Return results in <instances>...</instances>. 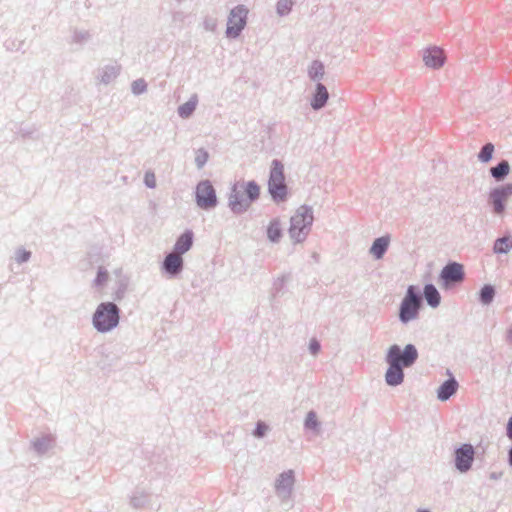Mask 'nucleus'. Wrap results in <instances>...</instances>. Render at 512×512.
<instances>
[{
	"label": "nucleus",
	"instance_id": "1",
	"mask_svg": "<svg viewBox=\"0 0 512 512\" xmlns=\"http://www.w3.org/2000/svg\"><path fill=\"white\" fill-rule=\"evenodd\" d=\"M260 194V185L255 180L236 181L228 193V208L234 215H242L258 201Z\"/></svg>",
	"mask_w": 512,
	"mask_h": 512
},
{
	"label": "nucleus",
	"instance_id": "2",
	"mask_svg": "<svg viewBox=\"0 0 512 512\" xmlns=\"http://www.w3.org/2000/svg\"><path fill=\"white\" fill-rule=\"evenodd\" d=\"M314 222L313 209L309 205H301L290 218L288 234L294 244L304 242Z\"/></svg>",
	"mask_w": 512,
	"mask_h": 512
},
{
	"label": "nucleus",
	"instance_id": "3",
	"mask_svg": "<svg viewBox=\"0 0 512 512\" xmlns=\"http://www.w3.org/2000/svg\"><path fill=\"white\" fill-rule=\"evenodd\" d=\"M121 309L111 301L101 302L92 315V325L99 333H108L120 322Z\"/></svg>",
	"mask_w": 512,
	"mask_h": 512
},
{
	"label": "nucleus",
	"instance_id": "4",
	"mask_svg": "<svg viewBox=\"0 0 512 512\" xmlns=\"http://www.w3.org/2000/svg\"><path fill=\"white\" fill-rule=\"evenodd\" d=\"M419 353L414 344H406L401 348L398 344L391 345L385 355V362L401 368H410L418 360Z\"/></svg>",
	"mask_w": 512,
	"mask_h": 512
},
{
	"label": "nucleus",
	"instance_id": "5",
	"mask_svg": "<svg viewBox=\"0 0 512 512\" xmlns=\"http://www.w3.org/2000/svg\"><path fill=\"white\" fill-rule=\"evenodd\" d=\"M511 195L512 183L494 187L489 191L487 202L495 215L503 216L506 211V202Z\"/></svg>",
	"mask_w": 512,
	"mask_h": 512
},
{
	"label": "nucleus",
	"instance_id": "6",
	"mask_svg": "<svg viewBox=\"0 0 512 512\" xmlns=\"http://www.w3.org/2000/svg\"><path fill=\"white\" fill-rule=\"evenodd\" d=\"M464 279V266L455 261H449L439 274V283L444 289H451L462 283Z\"/></svg>",
	"mask_w": 512,
	"mask_h": 512
},
{
	"label": "nucleus",
	"instance_id": "7",
	"mask_svg": "<svg viewBox=\"0 0 512 512\" xmlns=\"http://www.w3.org/2000/svg\"><path fill=\"white\" fill-rule=\"evenodd\" d=\"M195 201L203 210H211L218 205L216 190L210 180H202L196 185Z\"/></svg>",
	"mask_w": 512,
	"mask_h": 512
},
{
	"label": "nucleus",
	"instance_id": "8",
	"mask_svg": "<svg viewBox=\"0 0 512 512\" xmlns=\"http://www.w3.org/2000/svg\"><path fill=\"white\" fill-rule=\"evenodd\" d=\"M248 9L244 5L235 6L228 16L226 37L236 39L240 36L241 32L247 23Z\"/></svg>",
	"mask_w": 512,
	"mask_h": 512
},
{
	"label": "nucleus",
	"instance_id": "9",
	"mask_svg": "<svg viewBox=\"0 0 512 512\" xmlns=\"http://www.w3.org/2000/svg\"><path fill=\"white\" fill-rule=\"evenodd\" d=\"M475 448L470 443H463L454 450V465L460 473H467L475 459Z\"/></svg>",
	"mask_w": 512,
	"mask_h": 512
},
{
	"label": "nucleus",
	"instance_id": "10",
	"mask_svg": "<svg viewBox=\"0 0 512 512\" xmlns=\"http://www.w3.org/2000/svg\"><path fill=\"white\" fill-rule=\"evenodd\" d=\"M184 260L181 255L175 254V252L168 253L162 263L161 271L169 279L177 278L183 271Z\"/></svg>",
	"mask_w": 512,
	"mask_h": 512
},
{
	"label": "nucleus",
	"instance_id": "11",
	"mask_svg": "<svg viewBox=\"0 0 512 512\" xmlns=\"http://www.w3.org/2000/svg\"><path fill=\"white\" fill-rule=\"evenodd\" d=\"M295 483V474L293 470H287L278 475L275 480V491L282 500L291 497Z\"/></svg>",
	"mask_w": 512,
	"mask_h": 512
},
{
	"label": "nucleus",
	"instance_id": "12",
	"mask_svg": "<svg viewBox=\"0 0 512 512\" xmlns=\"http://www.w3.org/2000/svg\"><path fill=\"white\" fill-rule=\"evenodd\" d=\"M445 60L444 51L440 47L433 46L424 50L423 61L429 68L439 69L444 65Z\"/></svg>",
	"mask_w": 512,
	"mask_h": 512
},
{
	"label": "nucleus",
	"instance_id": "13",
	"mask_svg": "<svg viewBox=\"0 0 512 512\" xmlns=\"http://www.w3.org/2000/svg\"><path fill=\"white\" fill-rule=\"evenodd\" d=\"M268 193L275 203L279 204L285 202L288 197V187L285 179L268 180Z\"/></svg>",
	"mask_w": 512,
	"mask_h": 512
},
{
	"label": "nucleus",
	"instance_id": "14",
	"mask_svg": "<svg viewBox=\"0 0 512 512\" xmlns=\"http://www.w3.org/2000/svg\"><path fill=\"white\" fill-rule=\"evenodd\" d=\"M329 99V92L326 88V86L321 83L317 82L315 85V90L312 94L310 105L313 110L319 111L322 108H324L328 102Z\"/></svg>",
	"mask_w": 512,
	"mask_h": 512
},
{
	"label": "nucleus",
	"instance_id": "15",
	"mask_svg": "<svg viewBox=\"0 0 512 512\" xmlns=\"http://www.w3.org/2000/svg\"><path fill=\"white\" fill-rule=\"evenodd\" d=\"M447 373L450 375L437 389V398L440 401L449 400L458 390L459 384L454 376L448 370Z\"/></svg>",
	"mask_w": 512,
	"mask_h": 512
},
{
	"label": "nucleus",
	"instance_id": "16",
	"mask_svg": "<svg viewBox=\"0 0 512 512\" xmlns=\"http://www.w3.org/2000/svg\"><path fill=\"white\" fill-rule=\"evenodd\" d=\"M420 310L421 308L401 300L398 311L399 321L406 325L409 322L416 320L419 317Z\"/></svg>",
	"mask_w": 512,
	"mask_h": 512
},
{
	"label": "nucleus",
	"instance_id": "17",
	"mask_svg": "<svg viewBox=\"0 0 512 512\" xmlns=\"http://www.w3.org/2000/svg\"><path fill=\"white\" fill-rule=\"evenodd\" d=\"M194 242V233L190 229H186L177 239L173 246V252L183 255L188 252Z\"/></svg>",
	"mask_w": 512,
	"mask_h": 512
},
{
	"label": "nucleus",
	"instance_id": "18",
	"mask_svg": "<svg viewBox=\"0 0 512 512\" xmlns=\"http://www.w3.org/2000/svg\"><path fill=\"white\" fill-rule=\"evenodd\" d=\"M388 368L385 372V382L388 386L396 387L404 382V368L387 363Z\"/></svg>",
	"mask_w": 512,
	"mask_h": 512
},
{
	"label": "nucleus",
	"instance_id": "19",
	"mask_svg": "<svg viewBox=\"0 0 512 512\" xmlns=\"http://www.w3.org/2000/svg\"><path fill=\"white\" fill-rule=\"evenodd\" d=\"M121 66L118 64L105 65L98 69L97 79L101 84L108 85L120 74Z\"/></svg>",
	"mask_w": 512,
	"mask_h": 512
},
{
	"label": "nucleus",
	"instance_id": "20",
	"mask_svg": "<svg viewBox=\"0 0 512 512\" xmlns=\"http://www.w3.org/2000/svg\"><path fill=\"white\" fill-rule=\"evenodd\" d=\"M390 244V236L385 235L374 239L369 253L376 259L380 260L386 254Z\"/></svg>",
	"mask_w": 512,
	"mask_h": 512
},
{
	"label": "nucleus",
	"instance_id": "21",
	"mask_svg": "<svg viewBox=\"0 0 512 512\" xmlns=\"http://www.w3.org/2000/svg\"><path fill=\"white\" fill-rule=\"evenodd\" d=\"M425 299L427 305L431 308H437L441 303V295L434 284L427 283L424 285L422 299Z\"/></svg>",
	"mask_w": 512,
	"mask_h": 512
},
{
	"label": "nucleus",
	"instance_id": "22",
	"mask_svg": "<svg viewBox=\"0 0 512 512\" xmlns=\"http://www.w3.org/2000/svg\"><path fill=\"white\" fill-rule=\"evenodd\" d=\"M53 442L54 439L51 435H44L34 439L31 442V447L38 455H44L53 447Z\"/></svg>",
	"mask_w": 512,
	"mask_h": 512
},
{
	"label": "nucleus",
	"instance_id": "23",
	"mask_svg": "<svg viewBox=\"0 0 512 512\" xmlns=\"http://www.w3.org/2000/svg\"><path fill=\"white\" fill-rule=\"evenodd\" d=\"M478 302L483 306H489L495 299L496 296V288L492 284H484L478 294H477Z\"/></svg>",
	"mask_w": 512,
	"mask_h": 512
},
{
	"label": "nucleus",
	"instance_id": "24",
	"mask_svg": "<svg viewBox=\"0 0 512 512\" xmlns=\"http://www.w3.org/2000/svg\"><path fill=\"white\" fill-rule=\"evenodd\" d=\"M267 238L271 243H278L282 236H283V230L281 227V221L279 218H273L266 230Z\"/></svg>",
	"mask_w": 512,
	"mask_h": 512
},
{
	"label": "nucleus",
	"instance_id": "25",
	"mask_svg": "<svg viewBox=\"0 0 512 512\" xmlns=\"http://www.w3.org/2000/svg\"><path fill=\"white\" fill-rule=\"evenodd\" d=\"M491 177L497 181H503L510 173V164L507 160L503 159L498 162L497 165L493 166L489 170Z\"/></svg>",
	"mask_w": 512,
	"mask_h": 512
},
{
	"label": "nucleus",
	"instance_id": "26",
	"mask_svg": "<svg viewBox=\"0 0 512 512\" xmlns=\"http://www.w3.org/2000/svg\"><path fill=\"white\" fill-rule=\"evenodd\" d=\"M402 301L422 308V292L420 291L419 287L416 285H409L404 297L402 298Z\"/></svg>",
	"mask_w": 512,
	"mask_h": 512
},
{
	"label": "nucleus",
	"instance_id": "27",
	"mask_svg": "<svg viewBox=\"0 0 512 512\" xmlns=\"http://www.w3.org/2000/svg\"><path fill=\"white\" fill-rule=\"evenodd\" d=\"M197 104L198 96L196 94H193L187 102L181 104L178 107V115L183 119L189 118L196 110Z\"/></svg>",
	"mask_w": 512,
	"mask_h": 512
},
{
	"label": "nucleus",
	"instance_id": "28",
	"mask_svg": "<svg viewBox=\"0 0 512 512\" xmlns=\"http://www.w3.org/2000/svg\"><path fill=\"white\" fill-rule=\"evenodd\" d=\"M512 249V236L506 235L494 241L493 251L496 254H506Z\"/></svg>",
	"mask_w": 512,
	"mask_h": 512
},
{
	"label": "nucleus",
	"instance_id": "29",
	"mask_svg": "<svg viewBox=\"0 0 512 512\" xmlns=\"http://www.w3.org/2000/svg\"><path fill=\"white\" fill-rule=\"evenodd\" d=\"M325 73L324 64L320 60H314L308 67V77L312 81L319 82Z\"/></svg>",
	"mask_w": 512,
	"mask_h": 512
},
{
	"label": "nucleus",
	"instance_id": "30",
	"mask_svg": "<svg viewBox=\"0 0 512 512\" xmlns=\"http://www.w3.org/2000/svg\"><path fill=\"white\" fill-rule=\"evenodd\" d=\"M149 501V494L143 490H135L130 496V505L134 509L143 508Z\"/></svg>",
	"mask_w": 512,
	"mask_h": 512
},
{
	"label": "nucleus",
	"instance_id": "31",
	"mask_svg": "<svg viewBox=\"0 0 512 512\" xmlns=\"http://www.w3.org/2000/svg\"><path fill=\"white\" fill-rule=\"evenodd\" d=\"M281 179H285L284 165L280 160L273 159L271 162L268 180H281Z\"/></svg>",
	"mask_w": 512,
	"mask_h": 512
},
{
	"label": "nucleus",
	"instance_id": "32",
	"mask_svg": "<svg viewBox=\"0 0 512 512\" xmlns=\"http://www.w3.org/2000/svg\"><path fill=\"white\" fill-rule=\"evenodd\" d=\"M494 150H495V147H494L493 143L487 142L486 144H484L481 147L480 151L478 152V155H477L478 160L482 163L490 162L493 158Z\"/></svg>",
	"mask_w": 512,
	"mask_h": 512
},
{
	"label": "nucleus",
	"instance_id": "33",
	"mask_svg": "<svg viewBox=\"0 0 512 512\" xmlns=\"http://www.w3.org/2000/svg\"><path fill=\"white\" fill-rule=\"evenodd\" d=\"M91 39V35L87 30L75 29L72 34V42L78 45H84Z\"/></svg>",
	"mask_w": 512,
	"mask_h": 512
},
{
	"label": "nucleus",
	"instance_id": "34",
	"mask_svg": "<svg viewBox=\"0 0 512 512\" xmlns=\"http://www.w3.org/2000/svg\"><path fill=\"white\" fill-rule=\"evenodd\" d=\"M304 427L308 430L317 431L320 427V422L317 419L316 412L309 411L304 420Z\"/></svg>",
	"mask_w": 512,
	"mask_h": 512
},
{
	"label": "nucleus",
	"instance_id": "35",
	"mask_svg": "<svg viewBox=\"0 0 512 512\" xmlns=\"http://www.w3.org/2000/svg\"><path fill=\"white\" fill-rule=\"evenodd\" d=\"M209 159V153L205 148H199L196 150L195 165L200 170L202 169Z\"/></svg>",
	"mask_w": 512,
	"mask_h": 512
},
{
	"label": "nucleus",
	"instance_id": "36",
	"mask_svg": "<svg viewBox=\"0 0 512 512\" xmlns=\"http://www.w3.org/2000/svg\"><path fill=\"white\" fill-rule=\"evenodd\" d=\"M293 5V0H278L276 4V11L280 16H286L290 13Z\"/></svg>",
	"mask_w": 512,
	"mask_h": 512
},
{
	"label": "nucleus",
	"instance_id": "37",
	"mask_svg": "<svg viewBox=\"0 0 512 512\" xmlns=\"http://www.w3.org/2000/svg\"><path fill=\"white\" fill-rule=\"evenodd\" d=\"M131 91L138 96L147 91V82L143 78L136 79L131 84Z\"/></svg>",
	"mask_w": 512,
	"mask_h": 512
},
{
	"label": "nucleus",
	"instance_id": "38",
	"mask_svg": "<svg viewBox=\"0 0 512 512\" xmlns=\"http://www.w3.org/2000/svg\"><path fill=\"white\" fill-rule=\"evenodd\" d=\"M268 430L269 426L264 421L259 420L255 425L252 435L255 438L261 439L266 435Z\"/></svg>",
	"mask_w": 512,
	"mask_h": 512
},
{
	"label": "nucleus",
	"instance_id": "39",
	"mask_svg": "<svg viewBox=\"0 0 512 512\" xmlns=\"http://www.w3.org/2000/svg\"><path fill=\"white\" fill-rule=\"evenodd\" d=\"M108 276L109 275H108L107 270L104 269L103 267H99L96 277L94 279V285L96 287H100V286L104 285L108 280Z\"/></svg>",
	"mask_w": 512,
	"mask_h": 512
},
{
	"label": "nucleus",
	"instance_id": "40",
	"mask_svg": "<svg viewBox=\"0 0 512 512\" xmlns=\"http://www.w3.org/2000/svg\"><path fill=\"white\" fill-rule=\"evenodd\" d=\"M30 258H31V252L24 248H19L15 252V260L18 264L28 262L30 260Z\"/></svg>",
	"mask_w": 512,
	"mask_h": 512
},
{
	"label": "nucleus",
	"instance_id": "41",
	"mask_svg": "<svg viewBox=\"0 0 512 512\" xmlns=\"http://www.w3.org/2000/svg\"><path fill=\"white\" fill-rule=\"evenodd\" d=\"M308 349L313 356H316L321 350V344L316 338H312L309 341Z\"/></svg>",
	"mask_w": 512,
	"mask_h": 512
},
{
	"label": "nucleus",
	"instance_id": "42",
	"mask_svg": "<svg viewBox=\"0 0 512 512\" xmlns=\"http://www.w3.org/2000/svg\"><path fill=\"white\" fill-rule=\"evenodd\" d=\"M144 183L148 188H155L156 180L152 172H146L144 177Z\"/></svg>",
	"mask_w": 512,
	"mask_h": 512
},
{
	"label": "nucleus",
	"instance_id": "43",
	"mask_svg": "<svg viewBox=\"0 0 512 512\" xmlns=\"http://www.w3.org/2000/svg\"><path fill=\"white\" fill-rule=\"evenodd\" d=\"M125 292H126V285L121 283L117 289V291L115 292V300H121L124 295H125Z\"/></svg>",
	"mask_w": 512,
	"mask_h": 512
},
{
	"label": "nucleus",
	"instance_id": "44",
	"mask_svg": "<svg viewBox=\"0 0 512 512\" xmlns=\"http://www.w3.org/2000/svg\"><path fill=\"white\" fill-rule=\"evenodd\" d=\"M36 131L35 128H28V129H20V134L23 138H26V137H32V135L34 134V132Z\"/></svg>",
	"mask_w": 512,
	"mask_h": 512
},
{
	"label": "nucleus",
	"instance_id": "45",
	"mask_svg": "<svg viewBox=\"0 0 512 512\" xmlns=\"http://www.w3.org/2000/svg\"><path fill=\"white\" fill-rule=\"evenodd\" d=\"M506 436L512 441V416L508 419L506 425Z\"/></svg>",
	"mask_w": 512,
	"mask_h": 512
},
{
	"label": "nucleus",
	"instance_id": "46",
	"mask_svg": "<svg viewBox=\"0 0 512 512\" xmlns=\"http://www.w3.org/2000/svg\"><path fill=\"white\" fill-rule=\"evenodd\" d=\"M502 476V473L501 472H492L490 473V479H493V480H498L500 479Z\"/></svg>",
	"mask_w": 512,
	"mask_h": 512
},
{
	"label": "nucleus",
	"instance_id": "47",
	"mask_svg": "<svg viewBox=\"0 0 512 512\" xmlns=\"http://www.w3.org/2000/svg\"><path fill=\"white\" fill-rule=\"evenodd\" d=\"M183 19V13L182 12H175L173 14V20L178 21Z\"/></svg>",
	"mask_w": 512,
	"mask_h": 512
},
{
	"label": "nucleus",
	"instance_id": "48",
	"mask_svg": "<svg viewBox=\"0 0 512 512\" xmlns=\"http://www.w3.org/2000/svg\"><path fill=\"white\" fill-rule=\"evenodd\" d=\"M508 464L512 467V446L508 450Z\"/></svg>",
	"mask_w": 512,
	"mask_h": 512
},
{
	"label": "nucleus",
	"instance_id": "49",
	"mask_svg": "<svg viewBox=\"0 0 512 512\" xmlns=\"http://www.w3.org/2000/svg\"><path fill=\"white\" fill-rule=\"evenodd\" d=\"M278 281H279V283H277V282H276V283L274 284V285H275V287H276V289H278V286L280 287V286L283 284V282H284V278L278 279Z\"/></svg>",
	"mask_w": 512,
	"mask_h": 512
},
{
	"label": "nucleus",
	"instance_id": "50",
	"mask_svg": "<svg viewBox=\"0 0 512 512\" xmlns=\"http://www.w3.org/2000/svg\"><path fill=\"white\" fill-rule=\"evenodd\" d=\"M416 512H431V511L428 509H418Z\"/></svg>",
	"mask_w": 512,
	"mask_h": 512
}]
</instances>
